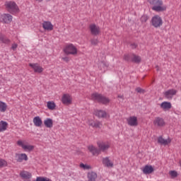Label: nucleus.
<instances>
[{"label":"nucleus","mask_w":181,"mask_h":181,"mask_svg":"<svg viewBox=\"0 0 181 181\" xmlns=\"http://www.w3.org/2000/svg\"><path fill=\"white\" fill-rule=\"evenodd\" d=\"M149 4L153 6L152 10L157 13L164 12L167 10V6L162 0H149Z\"/></svg>","instance_id":"f257e3e1"},{"label":"nucleus","mask_w":181,"mask_h":181,"mask_svg":"<svg viewBox=\"0 0 181 181\" xmlns=\"http://www.w3.org/2000/svg\"><path fill=\"white\" fill-rule=\"evenodd\" d=\"M63 52L65 54H71L72 56H77L78 54L77 47L73 44H66L63 48Z\"/></svg>","instance_id":"f03ea898"},{"label":"nucleus","mask_w":181,"mask_h":181,"mask_svg":"<svg viewBox=\"0 0 181 181\" xmlns=\"http://www.w3.org/2000/svg\"><path fill=\"white\" fill-rule=\"evenodd\" d=\"M4 5L6 6V9L10 12V13H19V7L15 1H6Z\"/></svg>","instance_id":"7ed1b4c3"},{"label":"nucleus","mask_w":181,"mask_h":181,"mask_svg":"<svg viewBox=\"0 0 181 181\" xmlns=\"http://www.w3.org/2000/svg\"><path fill=\"white\" fill-rule=\"evenodd\" d=\"M101 34V28H100V26L95 25V24H92L91 25V35L95 36V38L92 40V45H97L98 44V35Z\"/></svg>","instance_id":"20e7f679"},{"label":"nucleus","mask_w":181,"mask_h":181,"mask_svg":"<svg viewBox=\"0 0 181 181\" xmlns=\"http://www.w3.org/2000/svg\"><path fill=\"white\" fill-rule=\"evenodd\" d=\"M18 146H20L25 152H32L35 149V146L29 144L25 140L20 139L16 142Z\"/></svg>","instance_id":"39448f33"},{"label":"nucleus","mask_w":181,"mask_h":181,"mask_svg":"<svg viewBox=\"0 0 181 181\" xmlns=\"http://www.w3.org/2000/svg\"><path fill=\"white\" fill-rule=\"evenodd\" d=\"M92 99L103 105H108V103H110V98L97 93L92 94Z\"/></svg>","instance_id":"423d86ee"},{"label":"nucleus","mask_w":181,"mask_h":181,"mask_svg":"<svg viewBox=\"0 0 181 181\" xmlns=\"http://www.w3.org/2000/svg\"><path fill=\"white\" fill-rule=\"evenodd\" d=\"M151 24L154 28H160L163 25L162 17L159 15H155L151 20Z\"/></svg>","instance_id":"0eeeda50"},{"label":"nucleus","mask_w":181,"mask_h":181,"mask_svg":"<svg viewBox=\"0 0 181 181\" xmlns=\"http://www.w3.org/2000/svg\"><path fill=\"white\" fill-rule=\"evenodd\" d=\"M61 102L64 105H71L73 104V96L70 93H64L61 98Z\"/></svg>","instance_id":"6e6552de"},{"label":"nucleus","mask_w":181,"mask_h":181,"mask_svg":"<svg viewBox=\"0 0 181 181\" xmlns=\"http://www.w3.org/2000/svg\"><path fill=\"white\" fill-rule=\"evenodd\" d=\"M93 115L100 119L110 118V115L104 110H95Z\"/></svg>","instance_id":"1a4fd4ad"},{"label":"nucleus","mask_w":181,"mask_h":181,"mask_svg":"<svg viewBox=\"0 0 181 181\" xmlns=\"http://www.w3.org/2000/svg\"><path fill=\"white\" fill-rule=\"evenodd\" d=\"M15 159L16 162L22 163L23 161L27 162V160H29V158L28 157V155L25 153H16L15 154Z\"/></svg>","instance_id":"9d476101"},{"label":"nucleus","mask_w":181,"mask_h":181,"mask_svg":"<svg viewBox=\"0 0 181 181\" xmlns=\"http://www.w3.org/2000/svg\"><path fill=\"white\" fill-rule=\"evenodd\" d=\"M127 122L129 127H136L139 124L137 117L136 116H130L127 117Z\"/></svg>","instance_id":"9b49d317"},{"label":"nucleus","mask_w":181,"mask_h":181,"mask_svg":"<svg viewBox=\"0 0 181 181\" xmlns=\"http://www.w3.org/2000/svg\"><path fill=\"white\" fill-rule=\"evenodd\" d=\"M111 146V143L108 141L98 143V147L103 152L107 151Z\"/></svg>","instance_id":"f8f14e48"},{"label":"nucleus","mask_w":181,"mask_h":181,"mask_svg":"<svg viewBox=\"0 0 181 181\" xmlns=\"http://www.w3.org/2000/svg\"><path fill=\"white\" fill-rule=\"evenodd\" d=\"M98 69L103 72L105 73V71L108 69V66H110V64L105 61V60H102L100 61L99 63L98 64Z\"/></svg>","instance_id":"ddd939ff"},{"label":"nucleus","mask_w":181,"mask_h":181,"mask_svg":"<svg viewBox=\"0 0 181 181\" xmlns=\"http://www.w3.org/2000/svg\"><path fill=\"white\" fill-rule=\"evenodd\" d=\"M12 18L11 14H2L0 16V22H2V23H11Z\"/></svg>","instance_id":"4468645a"},{"label":"nucleus","mask_w":181,"mask_h":181,"mask_svg":"<svg viewBox=\"0 0 181 181\" xmlns=\"http://www.w3.org/2000/svg\"><path fill=\"white\" fill-rule=\"evenodd\" d=\"M153 124L157 127H163L165 125V122L162 117H156L153 119Z\"/></svg>","instance_id":"2eb2a0df"},{"label":"nucleus","mask_w":181,"mask_h":181,"mask_svg":"<svg viewBox=\"0 0 181 181\" xmlns=\"http://www.w3.org/2000/svg\"><path fill=\"white\" fill-rule=\"evenodd\" d=\"M177 93V90L176 89L171 88L165 91L164 95L167 99L171 100L173 97L176 95Z\"/></svg>","instance_id":"dca6fc26"},{"label":"nucleus","mask_w":181,"mask_h":181,"mask_svg":"<svg viewBox=\"0 0 181 181\" xmlns=\"http://www.w3.org/2000/svg\"><path fill=\"white\" fill-rule=\"evenodd\" d=\"M29 66L34 70L35 73H38L39 74H40V73H43L44 69L40 66L39 64H29Z\"/></svg>","instance_id":"f3484780"},{"label":"nucleus","mask_w":181,"mask_h":181,"mask_svg":"<svg viewBox=\"0 0 181 181\" xmlns=\"http://www.w3.org/2000/svg\"><path fill=\"white\" fill-rule=\"evenodd\" d=\"M42 28L44 30H48L49 32L53 30V24L50 21H44L42 23Z\"/></svg>","instance_id":"a211bd4d"},{"label":"nucleus","mask_w":181,"mask_h":181,"mask_svg":"<svg viewBox=\"0 0 181 181\" xmlns=\"http://www.w3.org/2000/svg\"><path fill=\"white\" fill-rule=\"evenodd\" d=\"M33 122L35 125V127H37L38 128H40L42 125H43V122L42 121V118L39 116H36L33 118Z\"/></svg>","instance_id":"6ab92c4d"},{"label":"nucleus","mask_w":181,"mask_h":181,"mask_svg":"<svg viewBox=\"0 0 181 181\" xmlns=\"http://www.w3.org/2000/svg\"><path fill=\"white\" fill-rule=\"evenodd\" d=\"M158 143L160 145L166 146L171 143V139L168 138L166 139H163L162 136L158 138Z\"/></svg>","instance_id":"aec40b11"},{"label":"nucleus","mask_w":181,"mask_h":181,"mask_svg":"<svg viewBox=\"0 0 181 181\" xmlns=\"http://www.w3.org/2000/svg\"><path fill=\"white\" fill-rule=\"evenodd\" d=\"M103 164L107 168L114 167V163L110 160L109 157H105V158H103Z\"/></svg>","instance_id":"412c9836"},{"label":"nucleus","mask_w":181,"mask_h":181,"mask_svg":"<svg viewBox=\"0 0 181 181\" xmlns=\"http://www.w3.org/2000/svg\"><path fill=\"white\" fill-rule=\"evenodd\" d=\"M172 107L170 102L164 101L160 104V108L163 110H169Z\"/></svg>","instance_id":"4be33fe9"},{"label":"nucleus","mask_w":181,"mask_h":181,"mask_svg":"<svg viewBox=\"0 0 181 181\" xmlns=\"http://www.w3.org/2000/svg\"><path fill=\"white\" fill-rule=\"evenodd\" d=\"M154 171V168L152 167V165H145L143 168V173L145 175H149L151 174Z\"/></svg>","instance_id":"5701e85b"},{"label":"nucleus","mask_w":181,"mask_h":181,"mask_svg":"<svg viewBox=\"0 0 181 181\" xmlns=\"http://www.w3.org/2000/svg\"><path fill=\"white\" fill-rule=\"evenodd\" d=\"M8 129V122L0 121V132H5Z\"/></svg>","instance_id":"b1692460"},{"label":"nucleus","mask_w":181,"mask_h":181,"mask_svg":"<svg viewBox=\"0 0 181 181\" xmlns=\"http://www.w3.org/2000/svg\"><path fill=\"white\" fill-rule=\"evenodd\" d=\"M0 43H4V45H9L11 43V40L6 36L0 34Z\"/></svg>","instance_id":"393cba45"},{"label":"nucleus","mask_w":181,"mask_h":181,"mask_svg":"<svg viewBox=\"0 0 181 181\" xmlns=\"http://www.w3.org/2000/svg\"><path fill=\"white\" fill-rule=\"evenodd\" d=\"M44 125L46 128H53V119L47 118L44 120Z\"/></svg>","instance_id":"a878e982"},{"label":"nucleus","mask_w":181,"mask_h":181,"mask_svg":"<svg viewBox=\"0 0 181 181\" xmlns=\"http://www.w3.org/2000/svg\"><path fill=\"white\" fill-rule=\"evenodd\" d=\"M47 107L48 108V110L54 111V110H56V103H54V101H48L47 103Z\"/></svg>","instance_id":"bb28decb"},{"label":"nucleus","mask_w":181,"mask_h":181,"mask_svg":"<svg viewBox=\"0 0 181 181\" xmlns=\"http://www.w3.org/2000/svg\"><path fill=\"white\" fill-rule=\"evenodd\" d=\"M8 110V105L5 102H0V112H5Z\"/></svg>","instance_id":"cd10ccee"},{"label":"nucleus","mask_w":181,"mask_h":181,"mask_svg":"<svg viewBox=\"0 0 181 181\" xmlns=\"http://www.w3.org/2000/svg\"><path fill=\"white\" fill-rule=\"evenodd\" d=\"M8 166V162L3 158H0V169H2V168H6Z\"/></svg>","instance_id":"c85d7f7f"},{"label":"nucleus","mask_w":181,"mask_h":181,"mask_svg":"<svg viewBox=\"0 0 181 181\" xmlns=\"http://www.w3.org/2000/svg\"><path fill=\"white\" fill-rule=\"evenodd\" d=\"M141 57L140 56L133 54L132 62L136 64H139L141 62Z\"/></svg>","instance_id":"c756f323"},{"label":"nucleus","mask_w":181,"mask_h":181,"mask_svg":"<svg viewBox=\"0 0 181 181\" xmlns=\"http://www.w3.org/2000/svg\"><path fill=\"white\" fill-rule=\"evenodd\" d=\"M79 167L81 168V169H83V170H88L91 169V166H90L89 165H87V164H84L83 163H81L79 165Z\"/></svg>","instance_id":"7c9ffc66"},{"label":"nucleus","mask_w":181,"mask_h":181,"mask_svg":"<svg viewBox=\"0 0 181 181\" xmlns=\"http://www.w3.org/2000/svg\"><path fill=\"white\" fill-rule=\"evenodd\" d=\"M35 181H52V180L46 177H37Z\"/></svg>","instance_id":"2f4dec72"},{"label":"nucleus","mask_w":181,"mask_h":181,"mask_svg":"<svg viewBox=\"0 0 181 181\" xmlns=\"http://www.w3.org/2000/svg\"><path fill=\"white\" fill-rule=\"evenodd\" d=\"M169 175L172 179L177 177L178 175L177 171H175V170L169 171Z\"/></svg>","instance_id":"473e14b6"},{"label":"nucleus","mask_w":181,"mask_h":181,"mask_svg":"<svg viewBox=\"0 0 181 181\" xmlns=\"http://www.w3.org/2000/svg\"><path fill=\"white\" fill-rule=\"evenodd\" d=\"M91 152L93 155H98L100 153V151H98V150H97V148L93 146L91 147Z\"/></svg>","instance_id":"72a5a7b5"},{"label":"nucleus","mask_w":181,"mask_h":181,"mask_svg":"<svg viewBox=\"0 0 181 181\" xmlns=\"http://www.w3.org/2000/svg\"><path fill=\"white\" fill-rule=\"evenodd\" d=\"M148 17L146 15H144L141 18V21L142 23H146L148 21Z\"/></svg>","instance_id":"f704fd0d"},{"label":"nucleus","mask_w":181,"mask_h":181,"mask_svg":"<svg viewBox=\"0 0 181 181\" xmlns=\"http://www.w3.org/2000/svg\"><path fill=\"white\" fill-rule=\"evenodd\" d=\"M97 179V174L95 173H91V181H94Z\"/></svg>","instance_id":"c9c22d12"},{"label":"nucleus","mask_w":181,"mask_h":181,"mask_svg":"<svg viewBox=\"0 0 181 181\" xmlns=\"http://www.w3.org/2000/svg\"><path fill=\"white\" fill-rule=\"evenodd\" d=\"M136 91L139 93H144V90L140 87L136 88Z\"/></svg>","instance_id":"e433bc0d"},{"label":"nucleus","mask_w":181,"mask_h":181,"mask_svg":"<svg viewBox=\"0 0 181 181\" xmlns=\"http://www.w3.org/2000/svg\"><path fill=\"white\" fill-rule=\"evenodd\" d=\"M93 127H97V128L101 127V122H95L93 124Z\"/></svg>","instance_id":"4c0bfd02"},{"label":"nucleus","mask_w":181,"mask_h":181,"mask_svg":"<svg viewBox=\"0 0 181 181\" xmlns=\"http://www.w3.org/2000/svg\"><path fill=\"white\" fill-rule=\"evenodd\" d=\"M124 60L129 62L130 60V56L129 54H124Z\"/></svg>","instance_id":"58836bf2"},{"label":"nucleus","mask_w":181,"mask_h":181,"mask_svg":"<svg viewBox=\"0 0 181 181\" xmlns=\"http://www.w3.org/2000/svg\"><path fill=\"white\" fill-rule=\"evenodd\" d=\"M62 60L64 62H66V63H68V62H70V59L68 57H62Z\"/></svg>","instance_id":"ea45409f"},{"label":"nucleus","mask_w":181,"mask_h":181,"mask_svg":"<svg viewBox=\"0 0 181 181\" xmlns=\"http://www.w3.org/2000/svg\"><path fill=\"white\" fill-rule=\"evenodd\" d=\"M17 47H18V44H13L11 49H13V50H16Z\"/></svg>","instance_id":"a19ab883"},{"label":"nucleus","mask_w":181,"mask_h":181,"mask_svg":"<svg viewBox=\"0 0 181 181\" xmlns=\"http://www.w3.org/2000/svg\"><path fill=\"white\" fill-rule=\"evenodd\" d=\"M36 1H37V2H42L43 1V0H36Z\"/></svg>","instance_id":"79ce46f5"},{"label":"nucleus","mask_w":181,"mask_h":181,"mask_svg":"<svg viewBox=\"0 0 181 181\" xmlns=\"http://www.w3.org/2000/svg\"><path fill=\"white\" fill-rule=\"evenodd\" d=\"M156 68H157V71H158L159 70V67L157 66Z\"/></svg>","instance_id":"37998d69"},{"label":"nucleus","mask_w":181,"mask_h":181,"mask_svg":"<svg viewBox=\"0 0 181 181\" xmlns=\"http://www.w3.org/2000/svg\"><path fill=\"white\" fill-rule=\"evenodd\" d=\"M180 166H181V160L180 161Z\"/></svg>","instance_id":"c03bdc74"},{"label":"nucleus","mask_w":181,"mask_h":181,"mask_svg":"<svg viewBox=\"0 0 181 181\" xmlns=\"http://www.w3.org/2000/svg\"><path fill=\"white\" fill-rule=\"evenodd\" d=\"M180 17H181V10H180Z\"/></svg>","instance_id":"a18cd8bd"},{"label":"nucleus","mask_w":181,"mask_h":181,"mask_svg":"<svg viewBox=\"0 0 181 181\" xmlns=\"http://www.w3.org/2000/svg\"><path fill=\"white\" fill-rule=\"evenodd\" d=\"M121 98H122V96H120Z\"/></svg>","instance_id":"49530a36"}]
</instances>
